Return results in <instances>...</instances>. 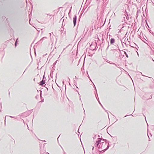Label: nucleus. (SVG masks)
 <instances>
[{
  "label": "nucleus",
  "mask_w": 154,
  "mask_h": 154,
  "mask_svg": "<svg viewBox=\"0 0 154 154\" xmlns=\"http://www.w3.org/2000/svg\"><path fill=\"white\" fill-rule=\"evenodd\" d=\"M117 45L118 47H116V48H117L112 49L110 50L111 52L113 53L115 56H118L120 52V50L117 48H118V45Z\"/></svg>",
  "instance_id": "1"
},
{
  "label": "nucleus",
  "mask_w": 154,
  "mask_h": 154,
  "mask_svg": "<svg viewBox=\"0 0 154 154\" xmlns=\"http://www.w3.org/2000/svg\"><path fill=\"white\" fill-rule=\"evenodd\" d=\"M109 42H108L107 40L106 42H104L103 43H101L100 42V48H106V46H107L106 49V50L108 49L109 47Z\"/></svg>",
  "instance_id": "2"
},
{
  "label": "nucleus",
  "mask_w": 154,
  "mask_h": 154,
  "mask_svg": "<svg viewBox=\"0 0 154 154\" xmlns=\"http://www.w3.org/2000/svg\"><path fill=\"white\" fill-rule=\"evenodd\" d=\"M108 145H109V144H106V143L102 141L99 145L98 148L101 149H104L106 148V147H107Z\"/></svg>",
  "instance_id": "3"
},
{
  "label": "nucleus",
  "mask_w": 154,
  "mask_h": 154,
  "mask_svg": "<svg viewBox=\"0 0 154 154\" xmlns=\"http://www.w3.org/2000/svg\"><path fill=\"white\" fill-rule=\"evenodd\" d=\"M90 47V49L92 51L96 50L97 48L96 42H94L91 43Z\"/></svg>",
  "instance_id": "4"
},
{
  "label": "nucleus",
  "mask_w": 154,
  "mask_h": 154,
  "mask_svg": "<svg viewBox=\"0 0 154 154\" xmlns=\"http://www.w3.org/2000/svg\"><path fill=\"white\" fill-rule=\"evenodd\" d=\"M100 37L101 39V43H103L104 42V40L106 39L105 35H104L103 34L100 35Z\"/></svg>",
  "instance_id": "5"
},
{
  "label": "nucleus",
  "mask_w": 154,
  "mask_h": 154,
  "mask_svg": "<svg viewBox=\"0 0 154 154\" xmlns=\"http://www.w3.org/2000/svg\"><path fill=\"white\" fill-rule=\"evenodd\" d=\"M77 20V16L76 15L74 16L73 18V23L74 24V26H75L76 24Z\"/></svg>",
  "instance_id": "6"
},
{
  "label": "nucleus",
  "mask_w": 154,
  "mask_h": 154,
  "mask_svg": "<svg viewBox=\"0 0 154 154\" xmlns=\"http://www.w3.org/2000/svg\"><path fill=\"white\" fill-rule=\"evenodd\" d=\"M110 146L109 145H108V146H107L106 148L105 149H103L101 150V151H100V153H103L105 151H106L107 149H108L109 148V147Z\"/></svg>",
  "instance_id": "7"
},
{
  "label": "nucleus",
  "mask_w": 154,
  "mask_h": 154,
  "mask_svg": "<svg viewBox=\"0 0 154 154\" xmlns=\"http://www.w3.org/2000/svg\"><path fill=\"white\" fill-rule=\"evenodd\" d=\"M45 83V80L44 79H42V81L40 82L39 84L40 85H43Z\"/></svg>",
  "instance_id": "8"
},
{
  "label": "nucleus",
  "mask_w": 154,
  "mask_h": 154,
  "mask_svg": "<svg viewBox=\"0 0 154 154\" xmlns=\"http://www.w3.org/2000/svg\"><path fill=\"white\" fill-rule=\"evenodd\" d=\"M102 141H103V139L99 138H98L97 141L96 142L100 144Z\"/></svg>",
  "instance_id": "9"
},
{
  "label": "nucleus",
  "mask_w": 154,
  "mask_h": 154,
  "mask_svg": "<svg viewBox=\"0 0 154 154\" xmlns=\"http://www.w3.org/2000/svg\"><path fill=\"white\" fill-rule=\"evenodd\" d=\"M115 42V39L114 38H111L110 40V43L111 44H112L114 43Z\"/></svg>",
  "instance_id": "10"
},
{
  "label": "nucleus",
  "mask_w": 154,
  "mask_h": 154,
  "mask_svg": "<svg viewBox=\"0 0 154 154\" xmlns=\"http://www.w3.org/2000/svg\"><path fill=\"white\" fill-rule=\"evenodd\" d=\"M103 141H104V143H106V144H109V142L107 140L103 139Z\"/></svg>",
  "instance_id": "11"
},
{
  "label": "nucleus",
  "mask_w": 154,
  "mask_h": 154,
  "mask_svg": "<svg viewBox=\"0 0 154 154\" xmlns=\"http://www.w3.org/2000/svg\"><path fill=\"white\" fill-rule=\"evenodd\" d=\"M95 96H96V99H97V100H98V102L99 103V104H100V105H101V106L103 107V106L101 104V103H100L99 100V98L98 97V98H97V96H96V94H95Z\"/></svg>",
  "instance_id": "12"
},
{
  "label": "nucleus",
  "mask_w": 154,
  "mask_h": 154,
  "mask_svg": "<svg viewBox=\"0 0 154 154\" xmlns=\"http://www.w3.org/2000/svg\"><path fill=\"white\" fill-rule=\"evenodd\" d=\"M46 38V37H43L39 41V42L40 43H41L42 42L43 40H44Z\"/></svg>",
  "instance_id": "13"
},
{
  "label": "nucleus",
  "mask_w": 154,
  "mask_h": 154,
  "mask_svg": "<svg viewBox=\"0 0 154 154\" xmlns=\"http://www.w3.org/2000/svg\"><path fill=\"white\" fill-rule=\"evenodd\" d=\"M98 42L100 43V42L101 43V38L100 37V35L98 36Z\"/></svg>",
  "instance_id": "14"
},
{
  "label": "nucleus",
  "mask_w": 154,
  "mask_h": 154,
  "mask_svg": "<svg viewBox=\"0 0 154 154\" xmlns=\"http://www.w3.org/2000/svg\"><path fill=\"white\" fill-rule=\"evenodd\" d=\"M99 144H99L96 142L94 145L95 147H97L98 146Z\"/></svg>",
  "instance_id": "15"
},
{
  "label": "nucleus",
  "mask_w": 154,
  "mask_h": 154,
  "mask_svg": "<svg viewBox=\"0 0 154 154\" xmlns=\"http://www.w3.org/2000/svg\"><path fill=\"white\" fill-rule=\"evenodd\" d=\"M109 0H105V1L104 2V3H105L106 5L108 2Z\"/></svg>",
  "instance_id": "16"
},
{
  "label": "nucleus",
  "mask_w": 154,
  "mask_h": 154,
  "mask_svg": "<svg viewBox=\"0 0 154 154\" xmlns=\"http://www.w3.org/2000/svg\"><path fill=\"white\" fill-rule=\"evenodd\" d=\"M94 87L95 88V91L96 92V93H95V94H97V89H96V88L95 87V85L94 84Z\"/></svg>",
  "instance_id": "17"
},
{
  "label": "nucleus",
  "mask_w": 154,
  "mask_h": 154,
  "mask_svg": "<svg viewBox=\"0 0 154 154\" xmlns=\"http://www.w3.org/2000/svg\"><path fill=\"white\" fill-rule=\"evenodd\" d=\"M124 54H125L126 56L128 58V54L126 53V52L125 51H124Z\"/></svg>",
  "instance_id": "18"
},
{
  "label": "nucleus",
  "mask_w": 154,
  "mask_h": 154,
  "mask_svg": "<svg viewBox=\"0 0 154 154\" xmlns=\"http://www.w3.org/2000/svg\"><path fill=\"white\" fill-rule=\"evenodd\" d=\"M140 11H139V10H138L137 11V15H138V14H140Z\"/></svg>",
  "instance_id": "19"
},
{
  "label": "nucleus",
  "mask_w": 154,
  "mask_h": 154,
  "mask_svg": "<svg viewBox=\"0 0 154 154\" xmlns=\"http://www.w3.org/2000/svg\"><path fill=\"white\" fill-rule=\"evenodd\" d=\"M97 137V135H95L93 137V139H95V138H96Z\"/></svg>",
  "instance_id": "20"
},
{
  "label": "nucleus",
  "mask_w": 154,
  "mask_h": 154,
  "mask_svg": "<svg viewBox=\"0 0 154 154\" xmlns=\"http://www.w3.org/2000/svg\"><path fill=\"white\" fill-rule=\"evenodd\" d=\"M7 116H6L5 117V120H6V117Z\"/></svg>",
  "instance_id": "21"
},
{
  "label": "nucleus",
  "mask_w": 154,
  "mask_h": 154,
  "mask_svg": "<svg viewBox=\"0 0 154 154\" xmlns=\"http://www.w3.org/2000/svg\"><path fill=\"white\" fill-rule=\"evenodd\" d=\"M17 42H15V47H16L17 46Z\"/></svg>",
  "instance_id": "22"
},
{
  "label": "nucleus",
  "mask_w": 154,
  "mask_h": 154,
  "mask_svg": "<svg viewBox=\"0 0 154 154\" xmlns=\"http://www.w3.org/2000/svg\"><path fill=\"white\" fill-rule=\"evenodd\" d=\"M18 42V38L15 41V42H17V43Z\"/></svg>",
  "instance_id": "23"
},
{
  "label": "nucleus",
  "mask_w": 154,
  "mask_h": 154,
  "mask_svg": "<svg viewBox=\"0 0 154 154\" xmlns=\"http://www.w3.org/2000/svg\"><path fill=\"white\" fill-rule=\"evenodd\" d=\"M151 78V80L152 81V82L153 81H154V80L152 78Z\"/></svg>",
  "instance_id": "24"
},
{
  "label": "nucleus",
  "mask_w": 154,
  "mask_h": 154,
  "mask_svg": "<svg viewBox=\"0 0 154 154\" xmlns=\"http://www.w3.org/2000/svg\"><path fill=\"white\" fill-rule=\"evenodd\" d=\"M42 91H40V96L41 97L42 96L41 94H42Z\"/></svg>",
  "instance_id": "25"
},
{
  "label": "nucleus",
  "mask_w": 154,
  "mask_h": 154,
  "mask_svg": "<svg viewBox=\"0 0 154 154\" xmlns=\"http://www.w3.org/2000/svg\"><path fill=\"white\" fill-rule=\"evenodd\" d=\"M100 0H96L97 2H100Z\"/></svg>",
  "instance_id": "26"
},
{
  "label": "nucleus",
  "mask_w": 154,
  "mask_h": 154,
  "mask_svg": "<svg viewBox=\"0 0 154 154\" xmlns=\"http://www.w3.org/2000/svg\"><path fill=\"white\" fill-rule=\"evenodd\" d=\"M82 14H81L80 16H79V20H80V18L81 17V15H82Z\"/></svg>",
  "instance_id": "27"
},
{
  "label": "nucleus",
  "mask_w": 154,
  "mask_h": 154,
  "mask_svg": "<svg viewBox=\"0 0 154 154\" xmlns=\"http://www.w3.org/2000/svg\"><path fill=\"white\" fill-rule=\"evenodd\" d=\"M71 8H72V7L71 8V9L69 10V13H70L71 12Z\"/></svg>",
  "instance_id": "28"
},
{
  "label": "nucleus",
  "mask_w": 154,
  "mask_h": 154,
  "mask_svg": "<svg viewBox=\"0 0 154 154\" xmlns=\"http://www.w3.org/2000/svg\"><path fill=\"white\" fill-rule=\"evenodd\" d=\"M43 79H44V78H45V75H44L43 76Z\"/></svg>",
  "instance_id": "29"
},
{
  "label": "nucleus",
  "mask_w": 154,
  "mask_h": 154,
  "mask_svg": "<svg viewBox=\"0 0 154 154\" xmlns=\"http://www.w3.org/2000/svg\"><path fill=\"white\" fill-rule=\"evenodd\" d=\"M9 117L11 118H14V117H12L11 116H10Z\"/></svg>",
  "instance_id": "30"
},
{
  "label": "nucleus",
  "mask_w": 154,
  "mask_h": 154,
  "mask_svg": "<svg viewBox=\"0 0 154 154\" xmlns=\"http://www.w3.org/2000/svg\"><path fill=\"white\" fill-rule=\"evenodd\" d=\"M112 64L114 65H115L116 66V65L114 63H112Z\"/></svg>",
  "instance_id": "31"
},
{
  "label": "nucleus",
  "mask_w": 154,
  "mask_h": 154,
  "mask_svg": "<svg viewBox=\"0 0 154 154\" xmlns=\"http://www.w3.org/2000/svg\"><path fill=\"white\" fill-rule=\"evenodd\" d=\"M9 96L10 97V92L9 91Z\"/></svg>",
  "instance_id": "32"
},
{
  "label": "nucleus",
  "mask_w": 154,
  "mask_h": 154,
  "mask_svg": "<svg viewBox=\"0 0 154 154\" xmlns=\"http://www.w3.org/2000/svg\"><path fill=\"white\" fill-rule=\"evenodd\" d=\"M97 136L98 137H100V136H99V135H97Z\"/></svg>",
  "instance_id": "33"
},
{
  "label": "nucleus",
  "mask_w": 154,
  "mask_h": 154,
  "mask_svg": "<svg viewBox=\"0 0 154 154\" xmlns=\"http://www.w3.org/2000/svg\"><path fill=\"white\" fill-rule=\"evenodd\" d=\"M88 78H89V79L91 80V79H90V77H89V76H88Z\"/></svg>",
  "instance_id": "34"
},
{
  "label": "nucleus",
  "mask_w": 154,
  "mask_h": 154,
  "mask_svg": "<svg viewBox=\"0 0 154 154\" xmlns=\"http://www.w3.org/2000/svg\"><path fill=\"white\" fill-rule=\"evenodd\" d=\"M88 78H89V79L91 80V79H90V77H89V76H88Z\"/></svg>",
  "instance_id": "35"
},
{
  "label": "nucleus",
  "mask_w": 154,
  "mask_h": 154,
  "mask_svg": "<svg viewBox=\"0 0 154 154\" xmlns=\"http://www.w3.org/2000/svg\"><path fill=\"white\" fill-rule=\"evenodd\" d=\"M47 88V91H48V88Z\"/></svg>",
  "instance_id": "36"
},
{
  "label": "nucleus",
  "mask_w": 154,
  "mask_h": 154,
  "mask_svg": "<svg viewBox=\"0 0 154 154\" xmlns=\"http://www.w3.org/2000/svg\"><path fill=\"white\" fill-rule=\"evenodd\" d=\"M56 62H55V63H54V65H55V64H56Z\"/></svg>",
  "instance_id": "37"
},
{
  "label": "nucleus",
  "mask_w": 154,
  "mask_h": 154,
  "mask_svg": "<svg viewBox=\"0 0 154 154\" xmlns=\"http://www.w3.org/2000/svg\"><path fill=\"white\" fill-rule=\"evenodd\" d=\"M56 62H55V63H54V65H55V64H56Z\"/></svg>",
  "instance_id": "38"
},
{
  "label": "nucleus",
  "mask_w": 154,
  "mask_h": 154,
  "mask_svg": "<svg viewBox=\"0 0 154 154\" xmlns=\"http://www.w3.org/2000/svg\"><path fill=\"white\" fill-rule=\"evenodd\" d=\"M43 101H44V100H42V101H41V102H43Z\"/></svg>",
  "instance_id": "39"
},
{
  "label": "nucleus",
  "mask_w": 154,
  "mask_h": 154,
  "mask_svg": "<svg viewBox=\"0 0 154 154\" xmlns=\"http://www.w3.org/2000/svg\"><path fill=\"white\" fill-rule=\"evenodd\" d=\"M61 146V148L63 150V148L61 146Z\"/></svg>",
  "instance_id": "40"
},
{
  "label": "nucleus",
  "mask_w": 154,
  "mask_h": 154,
  "mask_svg": "<svg viewBox=\"0 0 154 154\" xmlns=\"http://www.w3.org/2000/svg\"><path fill=\"white\" fill-rule=\"evenodd\" d=\"M94 149V146H93V147H92V150H93Z\"/></svg>",
  "instance_id": "41"
},
{
  "label": "nucleus",
  "mask_w": 154,
  "mask_h": 154,
  "mask_svg": "<svg viewBox=\"0 0 154 154\" xmlns=\"http://www.w3.org/2000/svg\"><path fill=\"white\" fill-rule=\"evenodd\" d=\"M152 60L153 61H154V60H153V59L152 58Z\"/></svg>",
  "instance_id": "42"
},
{
  "label": "nucleus",
  "mask_w": 154,
  "mask_h": 154,
  "mask_svg": "<svg viewBox=\"0 0 154 154\" xmlns=\"http://www.w3.org/2000/svg\"><path fill=\"white\" fill-rule=\"evenodd\" d=\"M150 134V135L151 136H152V134Z\"/></svg>",
  "instance_id": "43"
},
{
  "label": "nucleus",
  "mask_w": 154,
  "mask_h": 154,
  "mask_svg": "<svg viewBox=\"0 0 154 154\" xmlns=\"http://www.w3.org/2000/svg\"><path fill=\"white\" fill-rule=\"evenodd\" d=\"M65 49V48H64V49H63V51Z\"/></svg>",
  "instance_id": "44"
},
{
  "label": "nucleus",
  "mask_w": 154,
  "mask_h": 154,
  "mask_svg": "<svg viewBox=\"0 0 154 154\" xmlns=\"http://www.w3.org/2000/svg\"><path fill=\"white\" fill-rule=\"evenodd\" d=\"M43 141V142H45L46 141H45V140H44Z\"/></svg>",
  "instance_id": "45"
},
{
  "label": "nucleus",
  "mask_w": 154,
  "mask_h": 154,
  "mask_svg": "<svg viewBox=\"0 0 154 154\" xmlns=\"http://www.w3.org/2000/svg\"><path fill=\"white\" fill-rule=\"evenodd\" d=\"M148 137H149V136L148 135Z\"/></svg>",
  "instance_id": "46"
},
{
  "label": "nucleus",
  "mask_w": 154,
  "mask_h": 154,
  "mask_svg": "<svg viewBox=\"0 0 154 154\" xmlns=\"http://www.w3.org/2000/svg\"><path fill=\"white\" fill-rule=\"evenodd\" d=\"M151 97V98H150V99L151 98H152V96L151 97Z\"/></svg>",
  "instance_id": "47"
},
{
  "label": "nucleus",
  "mask_w": 154,
  "mask_h": 154,
  "mask_svg": "<svg viewBox=\"0 0 154 154\" xmlns=\"http://www.w3.org/2000/svg\"><path fill=\"white\" fill-rule=\"evenodd\" d=\"M151 97V98H150V99L151 98H152V96L151 97Z\"/></svg>",
  "instance_id": "48"
},
{
  "label": "nucleus",
  "mask_w": 154,
  "mask_h": 154,
  "mask_svg": "<svg viewBox=\"0 0 154 154\" xmlns=\"http://www.w3.org/2000/svg\"><path fill=\"white\" fill-rule=\"evenodd\" d=\"M127 116V115H126V116H125V117H126V116Z\"/></svg>",
  "instance_id": "49"
},
{
  "label": "nucleus",
  "mask_w": 154,
  "mask_h": 154,
  "mask_svg": "<svg viewBox=\"0 0 154 154\" xmlns=\"http://www.w3.org/2000/svg\"><path fill=\"white\" fill-rule=\"evenodd\" d=\"M50 35L51 36V33H50Z\"/></svg>",
  "instance_id": "50"
},
{
  "label": "nucleus",
  "mask_w": 154,
  "mask_h": 154,
  "mask_svg": "<svg viewBox=\"0 0 154 154\" xmlns=\"http://www.w3.org/2000/svg\"><path fill=\"white\" fill-rule=\"evenodd\" d=\"M91 82H92V83H93V84H94V83H93L91 81Z\"/></svg>",
  "instance_id": "51"
},
{
  "label": "nucleus",
  "mask_w": 154,
  "mask_h": 154,
  "mask_svg": "<svg viewBox=\"0 0 154 154\" xmlns=\"http://www.w3.org/2000/svg\"><path fill=\"white\" fill-rule=\"evenodd\" d=\"M130 115H128V116H130Z\"/></svg>",
  "instance_id": "52"
},
{
  "label": "nucleus",
  "mask_w": 154,
  "mask_h": 154,
  "mask_svg": "<svg viewBox=\"0 0 154 154\" xmlns=\"http://www.w3.org/2000/svg\"><path fill=\"white\" fill-rule=\"evenodd\" d=\"M143 76H145V75H142Z\"/></svg>",
  "instance_id": "53"
},
{
  "label": "nucleus",
  "mask_w": 154,
  "mask_h": 154,
  "mask_svg": "<svg viewBox=\"0 0 154 154\" xmlns=\"http://www.w3.org/2000/svg\"><path fill=\"white\" fill-rule=\"evenodd\" d=\"M64 152V154L65 153V152Z\"/></svg>",
  "instance_id": "54"
},
{
  "label": "nucleus",
  "mask_w": 154,
  "mask_h": 154,
  "mask_svg": "<svg viewBox=\"0 0 154 154\" xmlns=\"http://www.w3.org/2000/svg\"><path fill=\"white\" fill-rule=\"evenodd\" d=\"M92 154H94V153H93Z\"/></svg>",
  "instance_id": "55"
}]
</instances>
